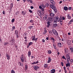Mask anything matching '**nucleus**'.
<instances>
[{"instance_id": "obj_51", "label": "nucleus", "mask_w": 73, "mask_h": 73, "mask_svg": "<svg viewBox=\"0 0 73 73\" xmlns=\"http://www.w3.org/2000/svg\"><path fill=\"white\" fill-rule=\"evenodd\" d=\"M60 23H62V19H60Z\"/></svg>"}, {"instance_id": "obj_64", "label": "nucleus", "mask_w": 73, "mask_h": 73, "mask_svg": "<svg viewBox=\"0 0 73 73\" xmlns=\"http://www.w3.org/2000/svg\"><path fill=\"white\" fill-rule=\"evenodd\" d=\"M70 21L71 22H72V23H73V19L71 20Z\"/></svg>"}, {"instance_id": "obj_55", "label": "nucleus", "mask_w": 73, "mask_h": 73, "mask_svg": "<svg viewBox=\"0 0 73 73\" xmlns=\"http://www.w3.org/2000/svg\"><path fill=\"white\" fill-rule=\"evenodd\" d=\"M62 19L63 20H65V17H62Z\"/></svg>"}, {"instance_id": "obj_6", "label": "nucleus", "mask_w": 73, "mask_h": 73, "mask_svg": "<svg viewBox=\"0 0 73 73\" xmlns=\"http://www.w3.org/2000/svg\"><path fill=\"white\" fill-rule=\"evenodd\" d=\"M18 64L20 66H23V64L20 62H18Z\"/></svg>"}, {"instance_id": "obj_18", "label": "nucleus", "mask_w": 73, "mask_h": 73, "mask_svg": "<svg viewBox=\"0 0 73 73\" xmlns=\"http://www.w3.org/2000/svg\"><path fill=\"white\" fill-rule=\"evenodd\" d=\"M67 17L68 19H70L72 18V17H71V16H70V15H69L68 14V15H67Z\"/></svg>"}, {"instance_id": "obj_50", "label": "nucleus", "mask_w": 73, "mask_h": 73, "mask_svg": "<svg viewBox=\"0 0 73 73\" xmlns=\"http://www.w3.org/2000/svg\"><path fill=\"white\" fill-rule=\"evenodd\" d=\"M42 8H45V7H46V6H44V5H42Z\"/></svg>"}, {"instance_id": "obj_1", "label": "nucleus", "mask_w": 73, "mask_h": 73, "mask_svg": "<svg viewBox=\"0 0 73 73\" xmlns=\"http://www.w3.org/2000/svg\"><path fill=\"white\" fill-rule=\"evenodd\" d=\"M48 21L47 22V27H50V24H51V23H52V21L53 19L52 17H48Z\"/></svg>"}, {"instance_id": "obj_23", "label": "nucleus", "mask_w": 73, "mask_h": 73, "mask_svg": "<svg viewBox=\"0 0 73 73\" xmlns=\"http://www.w3.org/2000/svg\"><path fill=\"white\" fill-rule=\"evenodd\" d=\"M48 67V64H44V67L45 68H46Z\"/></svg>"}, {"instance_id": "obj_9", "label": "nucleus", "mask_w": 73, "mask_h": 73, "mask_svg": "<svg viewBox=\"0 0 73 73\" xmlns=\"http://www.w3.org/2000/svg\"><path fill=\"white\" fill-rule=\"evenodd\" d=\"M54 15H55L53 13H51L50 14V16H51V17H54Z\"/></svg>"}, {"instance_id": "obj_46", "label": "nucleus", "mask_w": 73, "mask_h": 73, "mask_svg": "<svg viewBox=\"0 0 73 73\" xmlns=\"http://www.w3.org/2000/svg\"><path fill=\"white\" fill-rule=\"evenodd\" d=\"M61 65L62 66H64V63H63V62H61Z\"/></svg>"}, {"instance_id": "obj_60", "label": "nucleus", "mask_w": 73, "mask_h": 73, "mask_svg": "<svg viewBox=\"0 0 73 73\" xmlns=\"http://www.w3.org/2000/svg\"><path fill=\"white\" fill-rule=\"evenodd\" d=\"M41 12V11H38V12H37V13H38V14L39 13H40Z\"/></svg>"}, {"instance_id": "obj_33", "label": "nucleus", "mask_w": 73, "mask_h": 73, "mask_svg": "<svg viewBox=\"0 0 73 73\" xmlns=\"http://www.w3.org/2000/svg\"><path fill=\"white\" fill-rule=\"evenodd\" d=\"M49 12L50 13H50H52V10H48Z\"/></svg>"}, {"instance_id": "obj_16", "label": "nucleus", "mask_w": 73, "mask_h": 73, "mask_svg": "<svg viewBox=\"0 0 73 73\" xmlns=\"http://www.w3.org/2000/svg\"><path fill=\"white\" fill-rule=\"evenodd\" d=\"M68 45H70V44H71V42L70 40H68Z\"/></svg>"}, {"instance_id": "obj_5", "label": "nucleus", "mask_w": 73, "mask_h": 73, "mask_svg": "<svg viewBox=\"0 0 73 73\" xmlns=\"http://www.w3.org/2000/svg\"><path fill=\"white\" fill-rule=\"evenodd\" d=\"M55 72H56V70L54 69H52L50 70V73H55Z\"/></svg>"}, {"instance_id": "obj_63", "label": "nucleus", "mask_w": 73, "mask_h": 73, "mask_svg": "<svg viewBox=\"0 0 73 73\" xmlns=\"http://www.w3.org/2000/svg\"><path fill=\"white\" fill-rule=\"evenodd\" d=\"M73 59H71V60H70V61L71 62H73Z\"/></svg>"}, {"instance_id": "obj_10", "label": "nucleus", "mask_w": 73, "mask_h": 73, "mask_svg": "<svg viewBox=\"0 0 73 73\" xmlns=\"http://www.w3.org/2000/svg\"><path fill=\"white\" fill-rule=\"evenodd\" d=\"M6 57H7V59L9 60V59H10V56L8 54H7Z\"/></svg>"}, {"instance_id": "obj_62", "label": "nucleus", "mask_w": 73, "mask_h": 73, "mask_svg": "<svg viewBox=\"0 0 73 73\" xmlns=\"http://www.w3.org/2000/svg\"><path fill=\"white\" fill-rule=\"evenodd\" d=\"M31 9H33L34 8V7L32 6H31Z\"/></svg>"}, {"instance_id": "obj_8", "label": "nucleus", "mask_w": 73, "mask_h": 73, "mask_svg": "<svg viewBox=\"0 0 73 73\" xmlns=\"http://www.w3.org/2000/svg\"><path fill=\"white\" fill-rule=\"evenodd\" d=\"M28 56L29 57H30L31 55V51H29L27 54Z\"/></svg>"}, {"instance_id": "obj_38", "label": "nucleus", "mask_w": 73, "mask_h": 73, "mask_svg": "<svg viewBox=\"0 0 73 73\" xmlns=\"http://www.w3.org/2000/svg\"><path fill=\"white\" fill-rule=\"evenodd\" d=\"M14 29H15V26H13L12 27V31H13Z\"/></svg>"}, {"instance_id": "obj_27", "label": "nucleus", "mask_w": 73, "mask_h": 73, "mask_svg": "<svg viewBox=\"0 0 73 73\" xmlns=\"http://www.w3.org/2000/svg\"><path fill=\"white\" fill-rule=\"evenodd\" d=\"M13 6V3H11V5L10 6V8H12Z\"/></svg>"}, {"instance_id": "obj_3", "label": "nucleus", "mask_w": 73, "mask_h": 73, "mask_svg": "<svg viewBox=\"0 0 73 73\" xmlns=\"http://www.w3.org/2000/svg\"><path fill=\"white\" fill-rule=\"evenodd\" d=\"M55 19H56L58 22H59L60 20V19L58 16H56L54 17Z\"/></svg>"}, {"instance_id": "obj_20", "label": "nucleus", "mask_w": 73, "mask_h": 73, "mask_svg": "<svg viewBox=\"0 0 73 73\" xmlns=\"http://www.w3.org/2000/svg\"><path fill=\"white\" fill-rule=\"evenodd\" d=\"M58 46L59 47H61V43H58Z\"/></svg>"}, {"instance_id": "obj_57", "label": "nucleus", "mask_w": 73, "mask_h": 73, "mask_svg": "<svg viewBox=\"0 0 73 73\" xmlns=\"http://www.w3.org/2000/svg\"><path fill=\"white\" fill-rule=\"evenodd\" d=\"M33 65H34V64H36L35 62H34L33 63H32Z\"/></svg>"}, {"instance_id": "obj_14", "label": "nucleus", "mask_w": 73, "mask_h": 73, "mask_svg": "<svg viewBox=\"0 0 73 73\" xmlns=\"http://www.w3.org/2000/svg\"><path fill=\"white\" fill-rule=\"evenodd\" d=\"M67 58V62H68V63H69V61H70V57L69 58Z\"/></svg>"}, {"instance_id": "obj_41", "label": "nucleus", "mask_w": 73, "mask_h": 73, "mask_svg": "<svg viewBox=\"0 0 73 73\" xmlns=\"http://www.w3.org/2000/svg\"><path fill=\"white\" fill-rule=\"evenodd\" d=\"M33 38L32 40V41H34V40L35 39V36H33Z\"/></svg>"}, {"instance_id": "obj_17", "label": "nucleus", "mask_w": 73, "mask_h": 73, "mask_svg": "<svg viewBox=\"0 0 73 73\" xmlns=\"http://www.w3.org/2000/svg\"><path fill=\"white\" fill-rule=\"evenodd\" d=\"M22 14H23V15H26V13H27L25 12H24V11H22L21 13Z\"/></svg>"}, {"instance_id": "obj_12", "label": "nucleus", "mask_w": 73, "mask_h": 73, "mask_svg": "<svg viewBox=\"0 0 73 73\" xmlns=\"http://www.w3.org/2000/svg\"><path fill=\"white\" fill-rule=\"evenodd\" d=\"M25 71H27V69H28V65H25Z\"/></svg>"}, {"instance_id": "obj_11", "label": "nucleus", "mask_w": 73, "mask_h": 73, "mask_svg": "<svg viewBox=\"0 0 73 73\" xmlns=\"http://www.w3.org/2000/svg\"><path fill=\"white\" fill-rule=\"evenodd\" d=\"M50 7L51 8H52V9H53L56 7H55L54 5H50Z\"/></svg>"}, {"instance_id": "obj_39", "label": "nucleus", "mask_w": 73, "mask_h": 73, "mask_svg": "<svg viewBox=\"0 0 73 73\" xmlns=\"http://www.w3.org/2000/svg\"><path fill=\"white\" fill-rule=\"evenodd\" d=\"M49 5L48 3H47L45 5L46 7H48V6Z\"/></svg>"}, {"instance_id": "obj_48", "label": "nucleus", "mask_w": 73, "mask_h": 73, "mask_svg": "<svg viewBox=\"0 0 73 73\" xmlns=\"http://www.w3.org/2000/svg\"><path fill=\"white\" fill-rule=\"evenodd\" d=\"M38 39V38H35L34 40V41H37V40Z\"/></svg>"}, {"instance_id": "obj_29", "label": "nucleus", "mask_w": 73, "mask_h": 73, "mask_svg": "<svg viewBox=\"0 0 73 73\" xmlns=\"http://www.w3.org/2000/svg\"><path fill=\"white\" fill-rule=\"evenodd\" d=\"M54 11V12H55V13L57 12V9H56V7H55V8L54 9H53Z\"/></svg>"}, {"instance_id": "obj_47", "label": "nucleus", "mask_w": 73, "mask_h": 73, "mask_svg": "<svg viewBox=\"0 0 73 73\" xmlns=\"http://www.w3.org/2000/svg\"><path fill=\"white\" fill-rule=\"evenodd\" d=\"M54 26L55 27H56L57 26V24L56 23L54 24Z\"/></svg>"}, {"instance_id": "obj_19", "label": "nucleus", "mask_w": 73, "mask_h": 73, "mask_svg": "<svg viewBox=\"0 0 73 73\" xmlns=\"http://www.w3.org/2000/svg\"><path fill=\"white\" fill-rule=\"evenodd\" d=\"M38 68H39V67H38V66H35L34 67V69H35V70H37V69H38Z\"/></svg>"}, {"instance_id": "obj_40", "label": "nucleus", "mask_w": 73, "mask_h": 73, "mask_svg": "<svg viewBox=\"0 0 73 73\" xmlns=\"http://www.w3.org/2000/svg\"><path fill=\"white\" fill-rule=\"evenodd\" d=\"M11 41V42H13L14 43H15V40L14 39H12Z\"/></svg>"}, {"instance_id": "obj_30", "label": "nucleus", "mask_w": 73, "mask_h": 73, "mask_svg": "<svg viewBox=\"0 0 73 73\" xmlns=\"http://www.w3.org/2000/svg\"><path fill=\"white\" fill-rule=\"evenodd\" d=\"M51 3H52V5H55V4H56V3H55V2H54V1H52V2H51Z\"/></svg>"}, {"instance_id": "obj_7", "label": "nucleus", "mask_w": 73, "mask_h": 73, "mask_svg": "<svg viewBox=\"0 0 73 73\" xmlns=\"http://www.w3.org/2000/svg\"><path fill=\"white\" fill-rule=\"evenodd\" d=\"M50 39L51 40H52V42H53V43H54V42H55V39H54L53 37H51L50 38Z\"/></svg>"}, {"instance_id": "obj_13", "label": "nucleus", "mask_w": 73, "mask_h": 73, "mask_svg": "<svg viewBox=\"0 0 73 73\" xmlns=\"http://www.w3.org/2000/svg\"><path fill=\"white\" fill-rule=\"evenodd\" d=\"M70 49L71 52L72 53H73V47H71L70 48Z\"/></svg>"}, {"instance_id": "obj_24", "label": "nucleus", "mask_w": 73, "mask_h": 73, "mask_svg": "<svg viewBox=\"0 0 73 73\" xmlns=\"http://www.w3.org/2000/svg\"><path fill=\"white\" fill-rule=\"evenodd\" d=\"M44 31L43 33L44 35H45L46 34V33L47 32V31L45 29H44Z\"/></svg>"}, {"instance_id": "obj_61", "label": "nucleus", "mask_w": 73, "mask_h": 73, "mask_svg": "<svg viewBox=\"0 0 73 73\" xmlns=\"http://www.w3.org/2000/svg\"><path fill=\"white\" fill-rule=\"evenodd\" d=\"M39 8H40V9H41L42 8V7H41V6H39Z\"/></svg>"}, {"instance_id": "obj_58", "label": "nucleus", "mask_w": 73, "mask_h": 73, "mask_svg": "<svg viewBox=\"0 0 73 73\" xmlns=\"http://www.w3.org/2000/svg\"><path fill=\"white\" fill-rule=\"evenodd\" d=\"M5 11H3V15H5Z\"/></svg>"}, {"instance_id": "obj_28", "label": "nucleus", "mask_w": 73, "mask_h": 73, "mask_svg": "<svg viewBox=\"0 0 73 73\" xmlns=\"http://www.w3.org/2000/svg\"><path fill=\"white\" fill-rule=\"evenodd\" d=\"M54 23H57V20L56 19H55L54 21Z\"/></svg>"}, {"instance_id": "obj_22", "label": "nucleus", "mask_w": 73, "mask_h": 73, "mask_svg": "<svg viewBox=\"0 0 73 73\" xmlns=\"http://www.w3.org/2000/svg\"><path fill=\"white\" fill-rule=\"evenodd\" d=\"M54 34H55L56 36H58V33L57 32V31L56 32H55L54 33Z\"/></svg>"}, {"instance_id": "obj_34", "label": "nucleus", "mask_w": 73, "mask_h": 73, "mask_svg": "<svg viewBox=\"0 0 73 73\" xmlns=\"http://www.w3.org/2000/svg\"><path fill=\"white\" fill-rule=\"evenodd\" d=\"M15 34H16V35L18 34V31H17V30H15Z\"/></svg>"}, {"instance_id": "obj_43", "label": "nucleus", "mask_w": 73, "mask_h": 73, "mask_svg": "<svg viewBox=\"0 0 73 73\" xmlns=\"http://www.w3.org/2000/svg\"><path fill=\"white\" fill-rule=\"evenodd\" d=\"M69 62L68 63H67L66 64V67H68V65H69Z\"/></svg>"}, {"instance_id": "obj_54", "label": "nucleus", "mask_w": 73, "mask_h": 73, "mask_svg": "<svg viewBox=\"0 0 73 73\" xmlns=\"http://www.w3.org/2000/svg\"><path fill=\"white\" fill-rule=\"evenodd\" d=\"M16 35L17 36V38H19V34H16Z\"/></svg>"}, {"instance_id": "obj_2", "label": "nucleus", "mask_w": 73, "mask_h": 73, "mask_svg": "<svg viewBox=\"0 0 73 73\" xmlns=\"http://www.w3.org/2000/svg\"><path fill=\"white\" fill-rule=\"evenodd\" d=\"M20 58L21 59V61L22 62H24V61H25L26 59L24 57L23 55H21Z\"/></svg>"}, {"instance_id": "obj_42", "label": "nucleus", "mask_w": 73, "mask_h": 73, "mask_svg": "<svg viewBox=\"0 0 73 73\" xmlns=\"http://www.w3.org/2000/svg\"><path fill=\"white\" fill-rule=\"evenodd\" d=\"M19 11H17L15 13V15H19Z\"/></svg>"}, {"instance_id": "obj_52", "label": "nucleus", "mask_w": 73, "mask_h": 73, "mask_svg": "<svg viewBox=\"0 0 73 73\" xmlns=\"http://www.w3.org/2000/svg\"><path fill=\"white\" fill-rule=\"evenodd\" d=\"M48 60L51 61V58L50 57H48Z\"/></svg>"}, {"instance_id": "obj_53", "label": "nucleus", "mask_w": 73, "mask_h": 73, "mask_svg": "<svg viewBox=\"0 0 73 73\" xmlns=\"http://www.w3.org/2000/svg\"><path fill=\"white\" fill-rule=\"evenodd\" d=\"M31 58H35V56H31Z\"/></svg>"}, {"instance_id": "obj_32", "label": "nucleus", "mask_w": 73, "mask_h": 73, "mask_svg": "<svg viewBox=\"0 0 73 73\" xmlns=\"http://www.w3.org/2000/svg\"><path fill=\"white\" fill-rule=\"evenodd\" d=\"M53 46H54V49H56L57 48H56V45H54V44H53Z\"/></svg>"}, {"instance_id": "obj_35", "label": "nucleus", "mask_w": 73, "mask_h": 73, "mask_svg": "<svg viewBox=\"0 0 73 73\" xmlns=\"http://www.w3.org/2000/svg\"><path fill=\"white\" fill-rule=\"evenodd\" d=\"M48 52L49 54H51L52 53V51L50 50L48 51Z\"/></svg>"}, {"instance_id": "obj_56", "label": "nucleus", "mask_w": 73, "mask_h": 73, "mask_svg": "<svg viewBox=\"0 0 73 73\" xmlns=\"http://www.w3.org/2000/svg\"><path fill=\"white\" fill-rule=\"evenodd\" d=\"M41 9L42 11H43V12H44V9L42 8V7Z\"/></svg>"}, {"instance_id": "obj_4", "label": "nucleus", "mask_w": 73, "mask_h": 73, "mask_svg": "<svg viewBox=\"0 0 73 73\" xmlns=\"http://www.w3.org/2000/svg\"><path fill=\"white\" fill-rule=\"evenodd\" d=\"M47 18V15H45V16L43 18V20H46Z\"/></svg>"}, {"instance_id": "obj_25", "label": "nucleus", "mask_w": 73, "mask_h": 73, "mask_svg": "<svg viewBox=\"0 0 73 73\" xmlns=\"http://www.w3.org/2000/svg\"><path fill=\"white\" fill-rule=\"evenodd\" d=\"M56 30L55 29H53L52 30V32H53V33H55V32H56Z\"/></svg>"}, {"instance_id": "obj_21", "label": "nucleus", "mask_w": 73, "mask_h": 73, "mask_svg": "<svg viewBox=\"0 0 73 73\" xmlns=\"http://www.w3.org/2000/svg\"><path fill=\"white\" fill-rule=\"evenodd\" d=\"M66 58H69V57H70V56H69V54H67L66 55Z\"/></svg>"}, {"instance_id": "obj_45", "label": "nucleus", "mask_w": 73, "mask_h": 73, "mask_svg": "<svg viewBox=\"0 0 73 73\" xmlns=\"http://www.w3.org/2000/svg\"><path fill=\"white\" fill-rule=\"evenodd\" d=\"M72 7H68V10H71V9H72Z\"/></svg>"}, {"instance_id": "obj_31", "label": "nucleus", "mask_w": 73, "mask_h": 73, "mask_svg": "<svg viewBox=\"0 0 73 73\" xmlns=\"http://www.w3.org/2000/svg\"><path fill=\"white\" fill-rule=\"evenodd\" d=\"M33 42H30L29 43V46H30V45H33Z\"/></svg>"}, {"instance_id": "obj_44", "label": "nucleus", "mask_w": 73, "mask_h": 73, "mask_svg": "<svg viewBox=\"0 0 73 73\" xmlns=\"http://www.w3.org/2000/svg\"><path fill=\"white\" fill-rule=\"evenodd\" d=\"M15 21V19H13L11 20V22L12 23H14Z\"/></svg>"}, {"instance_id": "obj_37", "label": "nucleus", "mask_w": 73, "mask_h": 73, "mask_svg": "<svg viewBox=\"0 0 73 73\" xmlns=\"http://www.w3.org/2000/svg\"><path fill=\"white\" fill-rule=\"evenodd\" d=\"M30 23H33V20H31L30 21Z\"/></svg>"}, {"instance_id": "obj_49", "label": "nucleus", "mask_w": 73, "mask_h": 73, "mask_svg": "<svg viewBox=\"0 0 73 73\" xmlns=\"http://www.w3.org/2000/svg\"><path fill=\"white\" fill-rule=\"evenodd\" d=\"M29 12H30V13H32V11L31 10V9L29 10Z\"/></svg>"}, {"instance_id": "obj_15", "label": "nucleus", "mask_w": 73, "mask_h": 73, "mask_svg": "<svg viewBox=\"0 0 73 73\" xmlns=\"http://www.w3.org/2000/svg\"><path fill=\"white\" fill-rule=\"evenodd\" d=\"M64 11H67L68 9V7L65 6L64 7Z\"/></svg>"}, {"instance_id": "obj_59", "label": "nucleus", "mask_w": 73, "mask_h": 73, "mask_svg": "<svg viewBox=\"0 0 73 73\" xmlns=\"http://www.w3.org/2000/svg\"><path fill=\"white\" fill-rule=\"evenodd\" d=\"M38 15L39 16H41V12H40V13L38 14Z\"/></svg>"}, {"instance_id": "obj_36", "label": "nucleus", "mask_w": 73, "mask_h": 73, "mask_svg": "<svg viewBox=\"0 0 73 73\" xmlns=\"http://www.w3.org/2000/svg\"><path fill=\"white\" fill-rule=\"evenodd\" d=\"M11 73H15V72L13 70H12L11 71Z\"/></svg>"}, {"instance_id": "obj_26", "label": "nucleus", "mask_w": 73, "mask_h": 73, "mask_svg": "<svg viewBox=\"0 0 73 73\" xmlns=\"http://www.w3.org/2000/svg\"><path fill=\"white\" fill-rule=\"evenodd\" d=\"M8 44H9V43L8 42H6L4 43V45H7Z\"/></svg>"}]
</instances>
